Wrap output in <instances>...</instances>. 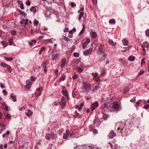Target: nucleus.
Listing matches in <instances>:
<instances>
[{
  "label": "nucleus",
  "mask_w": 149,
  "mask_h": 149,
  "mask_svg": "<svg viewBox=\"0 0 149 149\" xmlns=\"http://www.w3.org/2000/svg\"><path fill=\"white\" fill-rule=\"evenodd\" d=\"M103 106L111 112H117L120 109V105L115 101L105 102L103 104Z\"/></svg>",
  "instance_id": "1"
},
{
  "label": "nucleus",
  "mask_w": 149,
  "mask_h": 149,
  "mask_svg": "<svg viewBox=\"0 0 149 149\" xmlns=\"http://www.w3.org/2000/svg\"><path fill=\"white\" fill-rule=\"evenodd\" d=\"M143 50L144 52V55L146 54V50L148 51L149 49V43L146 42H144L141 45Z\"/></svg>",
  "instance_id": "2"
},
{
  "label": "nucleus",
  "mask_w": 149,
  "mask_h": 149,
  "mask_svg": "<svg viewBox=\"0 0 149 149\" xmlns=\"http://www.w3.org/2000/svg\"><path fill=\"white\" fill-rule=\"evenodd\" d=\"M92 87L93 86H91L89 84L85 83L83 84L82 88L85 90L89 91H91Z\"/></svg>",
  "instance_id": "3"
},
{
  "label": "nucleus",
  "mask_w": 149,
  "mask_h": 149,
  "mask_svg": "<svg viewBox=\"0 0 149 149\" xmlns=\"http://www.w3.org/2000/svg\"><path fill=\"white\" fill-rule=\"evenodd\" d=\"M105 49L104 46L100 44L98 49L96 51L97 53L98 54H101L102 53L104 52L105 51Z\"/></svg>",
  "instance_id": "4"
},
{
  "label": "nucleus",
  "mask_w": 149,
  "mask_h": 149,
  "mask_svg": "<svg viewBox=\"0 0 149 149\" xmlns=\"http://www.w3.org/2000/svg\"><path fill=\"white\" fill-rule=\"evenodd\" d=\"M93 51V48H90L89 49L83 51V54L85 56H87L91 54Z\"/></svg>",
  "instance_id": "5"
},
{
  "label": "nucleus",
  "mask_w": 149,
  "mask_h": 149,
  "mask_svg": "<svg viewBox=\"0 0 149 149\" xmlns=\"http://www.w3.org/2000/svg\"><path fill=\"white\" fill-rule=\"evenodd\" d=\"M65 98L64 97H62L61 98L62 101L61 103L60 104V105L62 107V109L64 108V106L66 105V102L65 100Z\"/></svg>",
  "instance_id": "6"
},
{
  "label": "nucleus",
  "mask_w": 149,
  "mask_h": 149,
  "mask_svg": "<svg viewBox=\"0 0 149 149\" xmlns=\"http://www.w3.org/2000/svg\"><path fill=\"white\" fill-rule=\"evenodd\" d=\"M92 75L93 77V79H95V81H100V77L97 73H93Z\"/></svg>",
  "instance_id": "7"
},
{
  "label": "nucleus",
  "mask_w": 149,
  "mask_h": 149,
  "mask_svg": "<svg viewBox=\"0 0 149 149\" xmlns=\"http://www.w3.org/2000/svg\"><path fill=\"white\" fill-rule=\"evenodd\" d=\"M42 90V88H38L37 89L35 93V95L36 96H39L41 95Z\"/></svg>",
  "instance_id": "8"
},
{
  "label": "nucleus",
  "mask_w": 149,
  "mask_h": 149,
  "mask_svg": "<svg viewBox=\"0 0 149 149\" xmlns=\"http://www.w3.org/2000/svg\"><path fill=\"white\" fill-rule=\"evenodd\" d=\"M84 105V104L83 103H81L80 104V105H76L75 106V108L77 109L79 111H80L81 109L83 107Z\"/></svg>",
  "instance_id": "9"
},
{
  "label": "nucleus",
  "mask_w": 149,
  "mask_h": 149,
  "mask_svg": "<svg viewBox=\"0 0 149 149\" xmlns=\"http://www.w3.org/2000/svg\"><path fill=\"white\" fill-rule=\"evenodd\" d=\"M116 135V134L113 131H112L109 134L108 136L109 138L111 139L113 138Z\"/></svg>",
  "instance_id": "10"
},
{
  "label": "nucleus",
  "mask_w": 149,
  "mask_h": 149,
  "mask_svg": "<svg viewBox=\"0 0 149 149\" xmlns=\"http://www.w3.org/2000/svg\"><path fill=\"white\" fill-rule=\"evenodd\" d=\"M69 131L68 130H66L65 132V133H64L63 134V139H67L69 136Z\"/></svg>",
  "instance_id": "11"
},
{
  "label": "nucleus",
  "mask_w": 149,
  "mask_h": 149,
  "mask_svg": "<svg viewBox=\"0 0 149 149\" xmlns=\"http://www.w3.org/2000/svg\"><path fill=\"white\" fill-rule=\"evenodd\" d=\"M62 93L63 95L65 96H66L67 97H68L69 96L68 94L67 91L66 89L65 88H64L62 89Z\"/></svg>",
  "instance_id": "12"
},
{
  "label": "nucleus",
  "mask_w": 149,
  "mask_h": 149,
  "mask_svg": "<svg viewBox=\"0 0 149 149\" xmlns=\"http://www.w3.org/2000/svg\"><path fill=\"white\" fill-rule=\"evenodd\" d=\"M98 106V104L97 102H95L93 103L91 105V108L92 110L95 109Z\"/></svg>",
  "instance_id": "13"
},
{
  "label": "nucleus",
  "mask_w": 149,
  "mask_h": 149,
  "mask_svg": "<svg viewBox=\"0 0 149 149\" xmlns=\"http://www.w3.org/2000/svg\"><path fill=\"white\" fill-rule=\"evenodd\" d=\"M61 68H63L65 65L66 63V59L65 58H63L61 60Z\"/></svg>",
  "instance_id": "14"
},
{
  "label": "nucleus",
  "mask_w": 149,
  "mask_h": 149,
  "mask_svg": "<svg viewBox=\"0 0 149 149\" xmlns=\"http://www.w3.org/2000/svg\"><path fill=\"white\" fill-rule=\"evenodd\" d=\"M91 36L92 38L95 39L97 37V35L95 31L92 32L91 33Z\"/></svg>",
  "instance_id": "15"
},
{
  "label": "nucleus",
  "mask_w": 149,
  "mask_h": 149,
  "mask_svg": "<svg viewBox=\"0 0 149 149\" xmlns=\"http://www.w3.org/2000/svg\"><path fill=\"white\" fill-rule=\"evenodd\" d=\"M59 55L58 54H53L52 56V59L53 60H54V59L57 58L58 57Z\"/></svg>",
  "instance_id": "16"
},
{
  "label": "nucleus",
  "mask_w": 149,
  "mask_h": 149,
  "mask_svg": "<svg viewBox=\"0 0 149 149\" xmlns=\"http://www.w3.org/2000/svg\"><path fill=\"white\" fill-rule=\"evenodd\" d=\"M47 60L44 61L43 62V64L42 65V67L43 68H47Z\"/></svg>",
  "instance_id": "17"
},
{
  "label": "nucleus",
  "mask_w": 149,
  "mask_h": 149,
  "mask_svg": "<svg viewBox=\"0 0 149 149\" xmlns=\"http://www.w3.org/2000/svg\"><path fill=\"white\" fill-rule=\"evenodd\" d=\"M107 55L105 53H104V54L101 57H99V60H104L105 58L106 57Z\"/></svg>",
  "instance_id": "18"
},
{
  "label": "nucleus",
  "mask_w": 149,
  "mask_h": 149,
  "mask_svg": "<svg viewBox=\"0 0 149 149\" xmlns=\"http://www.w3.org/2000/svg\"><path fill=\"white\" fill-rule=\"evenodd\" d=\"M28 112L26 113V114L27 116L29 117L32 114L33 112L31 111L30 109H28Z\"/></svg>",
  "instance_id": "19"
},
{
  "label": "nucleus",
  "mask_w": 149,
  "mask_h": 149,
  "mask_svg": "<svg viewBox=\"0 0 149 149\" xmlns=\"http://www.w3.org/2000/svg\"><path fill=\"white\" fill-rule=\"evenodd\" d=\"M128 59L130 61H132L134 60L135 59V57L134 56H131L129 57Z\"/></svg>",
  "instance_id": "20"
},
{
  "label": "nucleus",
  "mask_w": 149,
  "mask_h": 149,
  "mask_svg": "<svg viewBox=\"0 0 149 149\" xmlns=\"http://www.w3.org/2000/svg\"><path fill=\"white\" fill-rule=\"evenodd\" d=\"M100 74L101 75H103L105 73V70L104 68H101L100 70Z\"/></svg>",
  "instance_id": "21"
},
{
  "label": "nucleus",
  "mask_w": 149,
  "mask_h": 149,
  "mask_svg": "<svg viewBox=\"0 0 149 149\" xmlns=\"http://www.w3.org/2000/svg\"><path fill=\"white\" fill-rule=\"evenodd\" d=\"M132 47L131 46H128L127 47H124L123 48V49H125L123 50L122 51L123 52H125L126 51L129 50Z\"/></svg>",
  "instance_id": "22"
},
{
  "label": "nucleus",
  "mask_w": 149,
  "mask_h": 149,
  "mask_svg": "<svg viewBox=\"0 0 149 149\" xmlns=\"http://www.w3.org/2000/svg\"><path fill=\"white\" fill-rule=\"evenodd\" d=\"M124 45H127L128 44V41L127 40L124 39L122 40Z\"/></svg>",
  "instance_id": "23"
},
{
  "label": "nucleus",
  "mask_w": 149,
  "mask_h": 149,
  "mask_svg": "<svg viewBox=\"0 0 149 149\" xmlns=\"http://www.w3.org/2000/svg\"><path fill=\"white\" fill-rule=\"evenodd\" d=\"M130 90V89L129 87H127L124 88L123 91L124 94H125L126 93L127 91H129Z\"/></svg>",
  "instance_id": "24"
},
{
  "label": "nucleus",
  "mask_w": 149,
  "mask_h": 149,
  "mask_svg": "<svg viewBox=\"0 0 149 149\" xmlns=\"http://www.w3.org/2000/svg\"><path fill=\"white\" fill-rule=\"evenodd\" d=\"M36 42V41L35 40H32L31 42H29V45L31 46H32L33 45V42L35 44Z\"/></svg>",
  "instance_id": "25"
},
{
  "label": "nucleus",
  "mask_w": 149,
  "mask_h": 149,
  "mask_svg": "<svg viewBox=\"0 0 149 149\" xmlns=\"http://www.w3.org/2000/svg\"><path fill=\"white\" fill-rule=\"evenodd\" d=\"M65 76L64 74H62L60 78V81H64L65 79Z\"/></svg>",
  "instance_id": "26"
},
{
  "label": "nucleus",
  "mask_w": 149,
  "mask_h": 149,
  "mask_svg": "<svg viewBox=\"0 0 149 149\" xmlns=\"http://www.w3.org/2000/svg\"><path fill=\"white\" fill-rule=\"evenodd\" d=\"M45 47H42L41 48V49L40 51V52H39V54H41L42 52H44L45 50Z\"/></svg>",
  "instance_id": "27"
},
{
  "label": "nucleus",
  "mask_w": 149,
  "mask_h": 149,
  "mask_svg": "<svg viewBox=\"0 0 149 149\" xmlns=\"http://www.w3.org/2000/svg\"><path fill=\"white\" fill-rule=\"evenodd\" d=\"M84 14V12H80L79 16V20H80L81 18L82 17L83 15Z\"/></svg>",
  "instance_id": "28"
},
{
  "label": "nucleus",
  "mask_w": 149,
  "mask_h": 149,
  "mask_svg": "<svg viewBox=\"0 0 149 149\" xmlns=\"http://www.w3.org/2000/svg\"><path fill=\"white\" fill-rule=\"evenodd\" d=\"M2 45L4 47H7L8 45V43L7 42H4V41H2L1 42Z\"/></svg>",
  "instance_id": "29"
},
{
  "label": "nucleus",
  "mask_w": 149,
  "mask_h": 149,
  "mask_svg": "<svg viewBox=\"0 0 149 149\" xmlns=\"http://www.w3.org/2000/svg\"><path fill=\"white\" fill-rule=\"evenodd\" d=\"M0 65L1 67H4L6 68L8 65L5 63L4 62H1L0 63Z\"/></svg>",
  "instance_id": "30"
},
{
  "label": "nucleus",
  "mask_w": 149,
  "mask_h": 149,
  "mask_svg": "<svg viewBox=\"0 0 149 149\" xmlns=\"http://www.w3.org/2000/svg\"><path fill=\"white\" fill-rule=\"evenodd\" d=\"M109 44L113 46H114L115 45L114 43V42H113V41L111 39L109 40Z\"/></svg>",
  "instance_id": "31"
},
{
  "label": "nucleus",
  "mask_w": 149,
  "mask_h": 149,
  "mask_svg": "<svg viewBox=\"0 0 149 149\" xmlns=\"http://www.w3.org/2000/svg\"><path fill=\"white\" fill-rule=\"evenodd\" d=\"M7 70L9 72H11L12 71V69L9 66V65H8L6 67Z\"/></svg>",
  "instance_id": "32"
},
{
  "label": "nucleus",
  "mask_w": 149,
  "mask_h": 149,
  "mask_svg": "<svg viewBox=\"0 0 149 149\" xmlns=\"http://www.w3.org/2000/svg\"><path fill=\"white\" fill-rule=\"evenodd\" d=\"M115 22V20L114 19H111L109 21V23L111 24H114Z\"/></svg>",
  "instance_id": "33"
},
{
  "label": "nucleus",
  "mask_w": 149,
  "mask_h": 149,
  "mask_svg": "<svg viewBox=\"0 0 149 149\" xmlns=\"http://www.w3.org/2000/svg\"><path fill=\"white\" fill-rule=\"evenodd\" d=\"M6 61H10L13 60V58L12 57H11L10 58H8L6 57H4Z\"/></svg>",
  "instance_id": "34"
},
{
  "label": "nucleus",
  "mask_w": 149,
  "mask_h": 149,
  "mask_svg": "<svg viewBox=\"0 0 149 149\" xmlns=\"http://www.w3.org/2000/svg\"><path fill=\"white\" fill-rule=\"evenodd\" d=\"M26 85H29L31 86L32 85V83L30 80H27L26 81Z\"/></svg>",
  "instance_id": "35"
},
{
  "label": "nucleus",
  "mask_w": 149,
  "mask_h": 149,
  "mask_svg": "<svg viewBox=\"0 0 149 149\" xmlns=\"http://www.w3.org/2000/svg\"><path fill=\"white\" fill-rule=\"evenodd\" d=\"M31 86L29 85H26L25 86L24 88L26 90H28L30 89Z\"/></svg>",
  "instance_id": "36"
},
{
  "label": "nucleus",
  "mask_w": 149,
  "mask_h": 149,
  "mask_svg": "<svg viewBox=\"0 0 149 149\" xmlns=\"http://www.w3.org/2000/svg\"><path fill=\"white\" fill-rule=\"evenodd\" d=\"M87 45L85 42L83 43L82 44V47L83 49H85L87 47Z\"/></svg>",
  "instance_id": "37"
},
{
  "label": "nucleus",
  "mask_w": 149,
  "mask_h": 149,
  "mask_svg": "<svg viewBox=\"0 0 149 149\" xmlns=\"http://www.w3.org/2000/svg\"><path fill=\"white\" fill-rule=\"evenodd\" d=\"M73 54L74 56L75 57H78L79 56V53H77V52H74L73 53Z\"/></svg>",
  "instance_id": "38"
},
{
  "label": "nucleus",
  "mask_w": 149,
  "mask_h": 149,
  "mask_svg": "<svg viewBox=\"0 0 149 149\" xmlns=\"http://www.w3.org/2000/svg\"><path fill=\"white\" fill-rule=\"evenodd\" d=\"M45 138L47 140H49L50 137H49V134H47L45 136Z\"/></svg>",
  "instance_id": "39"
},
{
  "label": "nucleus",
  "mask_w": 149,
  "mask_h": 149,
  "mask_svg": "<svg viewBox=\"0 0 149 149\" xmlns=\"http://www.w3.org/2000/svg\"><path fill=\"white\" fill-rule=\"evenodd\" d=\"M83 28L81 30V31H80V32L79 33V34H81L85 31V27H84V24H83Z\"/></svg>",
  "instance_id": "40"
},
{
  "label": "nucleus",
  "mask_w": 149,
  "mask_h": 149,
  "mask_svg": "<svg viewBox=\"0 0 149 149\" xmlns=\"http://www.w3.org/2000/svg\"><path fill=\"white\" fill-rule=\"evenodd\" d=\"M144 58H143L142 59L141 61V66H142L145 63V62L144 61Z\"/></svg>",
  "instance_id": "41"
},
{
  "label": "nucleus",
  "mask_w": 149,
  "mask_h": 149,
  "mask_svg": "<svg viewBox=\"0 0 149 149\" xmlns=\"http://www.w3.org/2000/svg\"><path fill=\"white\" fill-rule=\"evenodd\" d=\"M99 122V120L98 119L96 118L94 120V123L95 124H96L97 125L98 123Z\"/></svg>",
  "instance_id": "42"
},
{
  "label": "nucleus",
  "mask_w": 149,
  "mask_h": 149,
  "mask_svg": "<svg viewBox=\"0 0 149 149\" xmlns=\"http://www.w3.org/2000/svg\"><path fill=\"white\" fill-rule=\"evenodd\" d=\"M38 21L36 19L34 20L33 22V24L34 26L37 25L38 24Z\"/></svg>",
  "instance_id": "43"
},
{
  "label": "nucleus",
  "mask_w": 149,
  "mask_h": 149,
  "mask_svg": "<svg viewBox=\"0 0 149 149\" xmlns=\"http://www.w3.org/2000/svg\"><path fill=\"white\" fill-rule=\"evenodd\" d=\"M55 135L53 132H51L50 134V138L52 139L54 138Z\"/></svg>",
  "instance_id": "44"
},
{
  "label": "nucleus",
  "mask_w": 149,
  "mask_h": 149,
  "mask_svg": "<svg viewBox=\"0 0 149 149\" xmlns=\"http://www.w3.org/2000/svg\"><path fill=\"white\" fill-rule=\"evenodd\" d=\"M10 96L13 99V101L15 102L16 101V99L15 97L14 96H13L12 94H10Z\"/></svg>",
  "instance_id": "45"
},
{
  "label": "nucleus",
  "mask_w": 149,
  "mask_h": 149,
  "mask_svg": "<svg viewBox=\"0 0 149 149\" xmlns=\"http://www.w3.org/2000/svg\"><path fill=\"white\" fill-rule=\"evenodd\" d=\"M108 117V116L105 114H103V117L104 120H106Z\"/></svg>",
  "instance_id": "46"
},
{
  "label": "nucleus",
  "mask_w": 149,
  "mask_h": 149,
  "mask_svg": "<svg viewBox=\"0 0 149 149\" xmlns=\"http://www.w3.org/2000/svg\"><path fill=\"white\" fill-rule=\"evenodd\" d=\"M90 41L91 40L90 39H87L86 40V41L84 42L88 45V44L90 42Z\"/></svg>",
  "instance_id": "47"
},
{
  "label": "nucleus",
  "mask_w": 149,
  "mask_h": 149,
  "mask_svg": "<svg viewBox=\"0 0 149 149\" xmlns=\"http://www.w3.org/2000/svg\"><path fill=\"white\" fill-rule=\"evenodd\" d=\"M6 117L7 118L10 119L11 118V116L10 115L8 114H7L6 115Z\"/></svg>",
  "instance_id": "48"
},
{
  "label": "nucleus",
  "mask_w": 149,
  "mask_h": 149,
  "mask_svg": "<svg viewBox=\"0 0 149 149\" xmlns=\"http://www.w3.org/2000/svg\"><path fill=\"white\" fill-rule=\"evenodd\" d=\"M144 72V71L143 70H141L138 73V75H141L143 74Z\"/></svg>",
  "instance_id": "49"
},
{
  "label": "nucleus",
  "mask_w": 149,
  "mask_h": 149,
  "mask_svg": "<svg viewBox=\"0 0 149 149\" xmlns=\"http://www.w3.org/2000/svg\"><path fill=\"white\" fill-rule=\"evenodd\" d=\"M8 42H9L10 45H11L13 44H14L13 42H12V40L11 39L9 40Z\"/></svg>",
  "instance_id": "50"
},
{
  "label": "nucleus",
  "mask_w": 149,
  "mask_h": 149,
  "mask_svg": "<svg viewBox=\"0 0 149 149\" xmlns=\"http://www.w3.org/2000/svg\"><path fill=\"white\" fill-rule=\"evenodd\" d=\"M44 36H40L39 37L38 39L40 41H41V40L44 38Z\"/></svg>",
  "instance_id": "51"
},
{
  "label": "nucleus",
  "mask_w": 149,
  "mask_h": 149,
  "mask_svg": "<svg viewBox=\"0 0 149 149\" xmlns=\"http://www.w3.org/2000/svg\"><path fill=\"white\" fill-rule=\"evenodd\" d=\"M25 20L24 19H22V20L20 21V23L21 24H25Z\"/></svg>",
  "instance_id": "52"
},
{
  "label": "nucleus",
  "mask_w": 149,
  "mask_h": 149,
  "mask_svg": "<svg viewBox=\"0 0 149 149\" xmlns=\"http://www.w3.org/2000/svg\"><path fill=\"white\" fill-rule=\"evenodd\" d=\"M31 79L32 81H34L36 79V78L34 77L33 76H31Z\"/></svg>",
  "instance_id": "53"
},
{
  "label": "nucleus",
  "mask_w": 149,
  "mask_h": 149,
  "mask_svg": "<svg viewBox=\"0 0 149 149\" xmlns=\"http://www.w3.org/2000/svg\"><path fill=\"white\" fill-rule=\"evenodd\" d=\"M64 40L66 41V42H68L70 40L67 37L65 36L64 38Z\"/></svg>",
  "instance_id": "54"
},
{
  "label": "nucleus",
  "mask_w": 149,
  "mask_h": 149,
  "mask_svg": "<svg viewBox=\"0 0 149 149\" xmlns=\"http://www.w3.org/2000/svg\"><path fill=\"white\" fill-rule=\"evenodd\" d=\"M77 69L78 71L79 72H81L83 70L81 68H78Z\"/></svg>",
  "instance_id": "55"
},
{
  "label": "nucleus",
  "mask_w": 149,
  "mask_h": 149,
  "mask_svg": "<svg viewBox=\"0 0 149 149\" xmlns=\"http://www.w3.org/2000/svg\"><path fill=\"white\" fill-rule=\"evenodd\" d=\"M11 33L13 35H15L16 34V32L15 31H12L11 32Z\"/></svg>",
  "instance_id": "56"
},
{
  "label": "nucleus",
  "mask_w": 149,
  "mask_h": 149,
  "mask_svg": "<svg viewBox=\"0 0 149 149\" xmlns=\"http://www.w3.org/2000/svg\"><path fill=\"white\" fill-rule=\"evenodd\" d=\"M100 86H99V84L97 86H96L95 87V89L96 90L100 88Z\"/></svg>",
  "instance_id": "57"
},
{
  "label": "nucleus",
  "mask_w": 149,
  "mask_h": 149,
  "mask_svg": "<svg viewBox=\"0 0 149 149\" xmlns=\"http://www.w3.org/2000/svg\"><path fill=\"white\" fill-rule=\"evenodd\" d=\"M1 105H2V106L3 107H4V108L5 107H6L7 106L4 102H3V103L1 104Z\"/></svg>",
  "instance_id": "58"
},
{
  "label": "nucleus",
  "mask_w": 149,
  "mask_h": 149,
  "mask_svg": "<svg viewBox=\"0 0 149 149\" xmlns=\"http://www.w3.org/2000/svg\"><path fill=\"white\" fill-rule=\"evenodd\" d=\"M146 35L147 36H149V30H147L146 32Z\"/></svg>",
  "instance_id": "59"
},
{
  "label": "nucleus",
  "mask_w": 149,
  "mask_h": 149,
  "mask_svg": "<svg viewBox=\"0 0 149 149\" xmlns=\"http://www.w3.org/2000/svg\"><path fill=\"white\" fill-rule=\"evenodd\" d=\"M149 106V105L147 104V105H146V106H143V108H144L145 109H148L149 108V107H148Z\"/></svg>",
  "instance_id": "60"
},
{
  "label": "nucleus",
  "mask_w": 149,
  "mask_h": 149,
  "mask_svg": "<svg viewBox=\"0 0 149 149\" xmlns=\"http://www.w3.org/2000/svg\"><path fill=\"white\" fill-rule=\"evenodd\" d=\"M20 8L22 9H23L24 8V5L22 2H21V4Z\"/></svg>",
  "instance_id": "61"
},
{
  "label": "nucleus",
  "mask_w": 149,
  "mask_h": 149,
  "mask_svg": "<svg viewBox=\"0 0 149 149\" xmlns=\"http://www.w3.org/2000/svg\"><path fill=\"white\" fill-rule=\"evenodd\" d=\"M71 6L72 7H73L76 6V4L74 2L71 3Z\"/></svg>",
  "instance_id": "62"
},
{
  "label": "nucleus",
  "mask_w": 149,
  "mask_h": 149,
  "mask_svg": "<svg viewBox=\"0 0 149 149\" xmlns=\"http://www.w3.org/2000/svg\"><path fill=\"white\" fill-rule=\"evenodd\" d=\"M26 4L28 6H30L31 4V3L30 1H28L26 2Z\"/></svg>",
  "instance_id": "63"
},
{
  "label": "nucleus",
  "mask_w": 149,
  "mask_h": 149,
  "mask_svg": "<svg viewBox=\"0 0 149 149\" xmlns=\"http://www.w3.org/2000/svg\"><path fill=\"white\" fill-rule=\"evenodd\" d=\"M3 93L4 94V95H7V92L5 90H3L2 91Z\"/></svg>",
  "instance_id": "64"
}]
</instances>
